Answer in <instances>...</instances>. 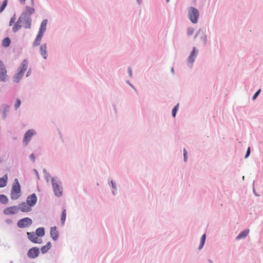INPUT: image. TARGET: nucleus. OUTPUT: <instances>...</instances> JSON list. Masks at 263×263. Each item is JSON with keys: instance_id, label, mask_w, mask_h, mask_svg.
I'll return each mask as SVG.
<instances>
[{"instance_id": "f257e3e1", "label": "nucleus", "mask_w": 263, "mask_h": 263, "mask_svg": "<svg viewBox=\"0 0 263 263\" xmlns=\"http://www.w3.org/2000/svg\"><path fill=\"white\" fill-rule=\"evenodd\" d=\"M51 181L54 195L58 197L62 196L63 186L61 181L57 177H53Z\"/></svg>"}, {"instance_id": "f03ea898", "label": "nucleus", "mask_w": 263, "mask_h": 263, "mask_svg": "<svg viewBox=\"0 0 263 263\" xmlns=\"http://www.w3.org/2000/svg\"><path fill=\"white\" fill-rule=\"evenodd\" d=\"M10 195L12 200H16L21 196V186L17 178L14 179Z\"/></svg>"}, {"instance_id": "7ed1b4c3", "label": "nucleus", "mask_w": 263, "mask_h": 263, "mask_svg": "<svg viewBox=\"0 0 263 263\" xmlns=\"http://www.w3.org/2000/svg\"><path fill=\"white\" fill-rule=\"evenodd\" d=\"M33 223L32 219L26 217L19 219L16 223L17 227L20 229H24L30 226Z\"/></svg>"}, {"instance_id": "20e7f679", "label": "nucleus", "mask_w": 263, "mask_h": 263, "mask_svg": "<svg viewBox=\"0 0 263 263\" xmlns=\"http://www.w3.org/2000/svg\"><path fill=\"white\" fill-rule=\"evenodd\" d=\"M36 135V132L33 129H30L27 130L24 134L23 143L24 145H27L31 140L33 136Z\"/></svg>"}, {"instance_id": "39448f33", "label": "nucleus", "mask_w": 263, "mask_h": 263, "mask_svg": "<svg viewBox=\"0 0 263 263\" xmlns=\"http://www.w3.org/2000/svg\"><path fill=\"white\" fill-rule=\"evenodd\" d=\"M198 53V49L196 47H193L187 59V62L189 63V66L190 68L192 67L193 64L194 63L195 59L197 57Z\"/></svg>"}, {"instance_id": "423d86ee", "label": "nucleus", "mask_w": 263, "mask_h": 263, "mask_svg": "<svg viewBox=\"0 0 263 263\" xmlns=\"http://www.w3.org/2000/svg\"><path fill=\"white\" fill-rule=\"evenodd\" d=\"M40 254V248L37 247H33L30 248L27 253L28 258L30 259H35L37 258Z\"/></svg>"}, {"instance_id": "0eeeda50", "label": "nucleus", "mask_w": 263, "mask_h": 263, "mask_svg": "<svg viewBox=\"0 0 263 263\" xmlns=\"http://www.w3.org/2000/svg\"><path fill=\"white\" fill-rule=\"evenodd\" d=\"M37 201V197L35 193H32L30 195L28 196L26 198V203L31 208L34 206Z\"/></svg>"}, {"instance_id": "6e6552de", "label": "nucleus", "mask_w": 263, "mask_h": 263, "mask_svg": "<svg viewBox=\"0 0 263 263\" xmlns=\"http://www.w3.org/2000/svg\"><path fill=\"white\" fill-rule=\"evenodd\" d=\"M10 106L7 104H2L0 106V113L2 114V118L5 120L8 116Z\"/></svg>"}, {"instance_id": "1a4fd4ad", "label": "nucleus", "mask_w": 263, "mask_h": 263, "mask_svg": "<svg viewBox=\"0 0 263 263\" xmlns=\"http://www.w3.org/2000/svg\"><path fill=\"white\" fill-rule=\"evenodd\" d=\"M19 208L17 205H12L5 208L3 213L6 215H14L17 213Z\"/></svg>"}, {"instance_id": "9d476101", "label": "nucleus", "mask_w": 263, "mask_h": 263, "mask_svg": "<svg viewBox=\"0 0 263 263\" xmlns=\"http://www.w3.org/2000/svg\"><path fill=\"white\" fill-rule=\"evenodd\" d=\"M27 235L28 239L33 243L41 244L42 243V239L38 238L34 232H27Z\"/></svg>"}, {"instance_id": "9b49d317", "label": "nucleus", "mask_w": 263, "mask_h": 263, "mask_svg": "<svg viewBox=\"0 0 263 263\" xmlns=\"http://www.w3.org/2000/svg\"><path fill=\"white\" fill-rule=\"evenodd\" d=\"M28 60L27 59H24L20 65L18 66L17 71L24 75L25 72L28 68Z\"/></svg>"}, {"instance_id": "f8f14e48", "label": "nucleus", "mask_w": 263, "mask_h": 263, "mask_svg": "<svg viewBox=\"0 0 263 263\" xmlns=\"http://www.w3.org/2000/svg\"><path fill=\"white\" fill-rule=\"evenodd\" d=\"M50 235L53 240L55 241L58 239L60 234L56 226L50 228Z\"/></svg>"}, {"instance_id": "ddd939ff", "label": "nucleus", "mask_w": 263, "mask_h": 263, "mask_svg": "<svg viewBox=\"0 0 263 263\" xmlns=\"http://www.w3.org/2000/svg\"><path fill=\"white\" fill-rule=\"evenodd\" d=\"M34 11L35 10L33 8L29 6H26L20 16H30L34 13Z\"/></svg>"}, {"instance_id": "4468645a", "label": "nucleus", "mask_w": 263, "mask_h": 263, "mask_svg": "<svg viewBox=\"0 0 263 263\" xmlns=\"http://www.w3.org/2000/svg\"><path fill=\"white\" fill-rule=\"evenodd\" d=\"M17 206L19 210L22 212H29L32 210V208L25 202H21Z\"/></svg>"}, {"instance_id": "2eb2a0df", "label": "nucleus", "mask_w": 263, "mask_h": 263, "mask_svg": "<svg viewBox=\"0 0 263 263\" xmlns=\"http://www.w3.org/2000/svg\"><path fill=\"white\" fill-rule=\"evenodd\" d=\"M7 72L6 68L0 69V82H6L8 81L9 77Z\"/></svg>"}, {"instance_id": "dca6fc26", "label": "nucleus", "mask_w": 263, "mask_h": 263, "mask_svg": "<svg viewBox=\"0 0 263 263\" xmlns=\"http://www.w3.org/2000/svg\"><path fill=\"white\" fill-rule=\"evenodd\" d=\"M40 52L43 59L46 60L48 56L46 43L43 44L40 46Z\"/></svg>"}, {"instance_id": "f3484780", "label": "nucleus", "mask_w": 263, "mask_h": 263, "mask_svg": "<svg viewBox=\"0 0 263 263\" xmlns=\"http://www.w3.org/2000/svg\"><path fill=\"white\" fill-rule=\"evenodd\" d=\"M44 33L38 31V33L35 37V39L33 43V47H36L40 45L41 41L42 40V39L44 35Z\"/></svg>"}, {"instance_id": "a211bd4d", "label": "nucleus", "mask_w": 263, "mask_h": 263, "mask_svg": "<svg viewBox=\"0 0 263 263\" xmlns=\"http://www.w3.org/2000/svg\"><path fill=\"white\" fill-rule=\"evenodd\" d=\"M249 231L250 230L249 229H245L241 231L236 237V240H238L245 238L249 234Z\"/></svg>"}, {"instance_id": "6ab92c4d", "label": "nucleus", "mask_w": 263, "mask_h": 263, "mask_svg": "<svg viewBox=\"0 0 263 263\" xmlns=\"http://www.w3.org/2000/svg\"><path fill=\"white\" fill-rule=\"evenodd\" d=\"M52 247V243L50 241H48L45 246L41 247L40 250L42 254H46L48 252Z\"/></svg>"}, {"instance_id": "aec40b11", "label": "nucleus", "mask_w": 263, "mask_h": 263, "mask_svg": "<svg viewBox=\"0 0 263 263\" xmlns=\"http://www.w3.org/2000/svg\"><path fill=\"white\" fill-rule=\"evenodd\" d=\"M188 16H199L198 10L193 7H191L189 10Z\"/></svg>"}, {"instance_id": "412c9836", "label": "nucleus", "mask_w": 263, "mask_h": 263, "mask_svg": "<svg viewBox=\"0 0 263 263\" xmlns=\"http://www.w3.org/2000/svg\"><path fill=\"white\" fill-rule=\"evenodd\" d=\"M8 183V175L5 174L2 177H0V188L5 187Z\"/></svg>"}, {"instance_id": "4be33fe9", "label": "nucleus", "mask_w": 263, "mask_h": 263, "mask_svg": "<svg viewBox=\"0 0 263 263\" xmlns=\"http://www.w3.org/2000/svg\"><path fill=\"white\" fill-rule=\"evenodd\" d=\"M66 219V209L64 206L62 209V213L61 215V224L62 227L65 225V221Z\"/></svg>"}, {"instance_id": "5701e85b", "label": "nucleus", "mask_w": 263, "mask_h": 263, "mask_svg": "<svg viewBox=\"0 0 263 263\" xmlns=\"http://www.w3.org/2000/svg\"><path fill=\"white\" fill-rule=\"evenodd\" d=\"M35 234L38 237L42 238L45 234V230L44 227H39L35 230Z\"/></svg>"}, {"instance_id": "b1692460", "label": "nucleus", "mask_w": 263, "mask_h": 263, "mask_svg": "<svg viewBox=\"0 0 263 263\" xmlns=\"http://www.w3.org/2000/svg\"><path fill=\"white\" fill-rule=\"evenodd\" d=\"M24 74L17 71L14 73L12 77L13 81L15 83H18L22 79Z\"/></svg>"}, {"instance_id": "393cba45", "label": "nucleus", "mask_w": 263, "mask_h": 263, "mask_svg": "<svg viewBox=\"0 0 263 263\" xmlns=\"http://www.w3.org/2000/svg\"><path fill=\"white\" fill-rule=\"evenodd\" d=\"M47 23H48V20L44 19L41 23L39 31L41 32L45 33V32L46 30V26H47Z\"/></svg>"}, {"instance_id": "a878e982", "label": "nucleus", "mask_w": 263, "mask_h": 263, "mask_svg": "<svg viewBox=\"0 0 263 263\" xmlns=\"http://www.w3.org/2000/svg\"><path fill=\"white\" fill-rule=\"evenodd\" d=\"M11 42V41L9 37H5L2 40V46L4 48H7L10 46Z\"/></svg>"}, {"instance_id": "bb28decb", "label": "nucleus", "mask_w": 263, "mask_h": 263, "mask_svg": "<svg viewBox=\"0 0 263 263\" xmlns=\"http://www.w3.org/2000/svg\"><path fill=\"white\" fill-rule=\"evenodd\" d=\"M205 240H206V234H203L200 238V243H199V245L198 247V250H200L203 248L205 242Z\"/></svg>"}, {"instance_id": "cd10ccee", "label": "nucleus", "mask_w": 263, "mask_h": 263, "mask_svg": "<svg viewBox=\"0 0 263 263\" xmlns=\"http://www.w3.org/2000/svg\"><path fill=\"white\" fill-rule=\"evenodd\" d=\"M8 197L4 194H0V202L3 204H6L8 203Z\"/></svg>"}, {"instance_id": "c85d7f7f", "label": "nucleus", "mask_w": 263, "mask_h": 263, "mask_svg": "<svg viewBox=\"0 0 263 263\" xmlns=\"http://www.w3.org/2000/svg\"><path fill=\"white\" fill-rule=\"evenodd\" d=\"M24 21L26 22L25 28H30L31 26V17H25Z\"/></svg>"}, {"instance_id": "c756f323", "label": "nucleus", "mask_w": 263, "mask_h": 263, "mask_svg": "<svg viewBox=\"0 0 263 263\" xmlns=\"http://www.w3.org/2000/svg\"><path fill=\"white\" fill-rule=\"evenodd\" d=\"M179 104L178 103L172 109V116L174 118H175V117L176 116L177 112L179 109Z\"/></svg>"}, {"instance_id": "7c9ffc66", "label": "nucleus", "mask_w": 263, "mask_h": 263, "mask_svg": "<svg viewBox=\"0 0 263 263\" xmlns=\"http://www.w3.org/2000/svg\"><path fill=\"white\" fill-rule=\"evenodd\" d=\"M22 27V26L21 24H18V23H15L12 27L13 32L14 33L17 32L19 30L21 29Z\"/></svg>"}, {"instance_id": "2f4dec72", "label": "nucleus", "mask_w": 263, "mask_h": 263, "mask_svg": "<svg viewBox=\"0 0 263 263\" xmlns=\"http://www.w3.org/2000/svg\"><path fill=\"white\" fill-rule=\"evenodd\" d=\"M8 4V0H4L0 7V13L3 12Z\"/></svg>"}, {"instance_id": "473e14b6", "label": "nucleus", "mask_w": 263, "mask_h": 263, "mask_svg": "<svg viewBox=\"0 0 263 263\" xmlns=\"http://www.w3.org/2000/svg\"><path fill=\"white\" fill-rule=\"evenodd\" d=\"M21 105V100L19 98L16 99L15 103L14 104V108L17 110Z\"/></svg>"}, {"instance_id": "72a5a7b5", "label": "nucleus", "mask_w": 263, "mask_h": 263, "mask_svg": "<svg viewBox=\"0 0 263 263\" xmlns=\"http://www.w3.org/2000/svg\"><path fill=\"white\" fill-rule=\"evenodd\" d=\"M9 10L10 16H16V13L13 7L10 8Z\"/></svg>"}, {"instance_id": "f704fd0d", "label": "nucleus", "mask_w": 263, "mask_h": 263, "mask_svg": "<svg viewBox=\"0 0 263 263\" xmlns=\"http://www.w3.org/2000/svg\"><path fill=\"white\" fill-rule=\"evenodd\" d=\"M43 173L45 176V178L46 179L47 181H48V177H50L51 175L49 173H48L47 171V170L45 168H44L43 170Z\"/></svg>"}, {"instance_id": "c9c22d12", "label": "nucleus", "mask_w": 263, "mask_h": 263, "mask_svg": "<svg viewBox=\"0 0 263 263\" xmlns=\"http://www.w3.org/2000/svg\"><path fill=\"white\" fill-rule=\"evenodd\" d=\"M260 92H261V89H259L258 90H257L255 92V93L253 95L252 98V100H253V101L255 100L258 97V96L260 94Z\"/></svg>"}, {"instance_id": "e433bc0d", "label": "nucleus", "mask_w": 263, "mask_h": 263, "mask_svg": "<svg viewBox=\"0 0 263 263\" xmlns=\"http://www.w3.org/2000/svg\"><path fill=\"white\" fill-rule=\"evenodd\" d=\"M110 183V186H111V188L112 189V190H117V187L116 183L115 181H114L113 180H111Z\"/></svg>"}, {"instance_id": "4c0bfd02", "label": "nucleus", "mask_w": 263, "mask_h": 263, "mask_svg": "<svg viewBox=\"0 0 263 263\" xmlns=\"http://www.w3.org/2000/svg\"><path fill=\"white\" fill-rule=\"evenodd\" d=\"M194 29L193 27H189L187 30V34L188 35H191L193 34Z\"/></svg>"}, {"instance_id": "58836bf2", "label": "nucleus", "mask_w": 263, "mask_h": 263, "mask_svg": "<svg viewBox=\"0 0 263 263\" xmlns=\"http://www.w3.org/2000/svg\"><path fill=\"white\" fill-rule=\"evenodd\" d=\"M188 157H187V152L186 150L184 148L183 149V160L184 162H186L187 160Z\"/></svg>"}, {"instance_id": "ea45409f", "label": "nucleus", "mask_w": 263, "mask_h": 263, "mask_svg": "<svg viewBox=\"0 0 263 263\" xmlns=\"http://www.w3.org/2000/svg\"><path fill=\"white\" fill-rule=\"evenodd\" d=\"M250 153H251L250 147H248L247 148V152L246 153V154L245 155L244 158L245 159L248 158L249 157V156L250 155Z\"/></svg>"}, {"instance_id": "a19ab883", "label": "nucleus", "mask_w": 263, "mask_h": 263, "mask_svg": "<svg viewBox=\"0 0 263 263\" xmlns=\"http://www.w3.org/2000/svg\"><path fill=\"white\" fill-rule=\"evenodd\" d=\"M200 39L203 41L204 44H206V41H207V36H206V35L203 34V35H202L200 37Z\"/></svg>"}, {"instance_id": "79ce46f5", "label": "nucleus", "mask_w": 263, "mask_h": 263, "mask_svg": "<svg viewBox=\"0 0 263 263\" xmlns=\"http://www.w3.org/2000/svg\"><path fill=\"white\" fill-rule=\"evenodd\" d=\"M190 18V20H191V21L193 23V24H196L198 22V18L199 17H189Z\"/></svg>"}, {"instance_id": "37998d69", "label": "nucleus", "mask_w": 263, "mask_h": 263, "mask_svg": "<svg viewBox=\"0 0 263 263\" xmlns=\"http://www.w3.org/2000/svg\"><path fill=\"white\" fill-rule=\"evenodd\" d=\"M16 18V17H11L9 24L10 26H11L13 24H15Z\"/></svg>"}, {"instance_id": "c03bdc74", "label": "nucleus", "mask_w": 263, "mask_h": 263, "mask_svg": "<svg viewBox=\"0 0 263 263\" xmlns=\"http://www.w3.org/2000/svg\"><path fill=\"white\" fill-rule=\"evenodd\" d=\"M29 157L31 159V160L32 161V162H35V155L33 153L29 155Z\"/></svg>"}, {"instance_id": "a18cd8bd", "label": "nucleus", "mask_w": 263, "mask_h": 263, "mask_svg": "<svg viewBox=\"0 0 263 263\" xmlns=\"http://www.w3.org/2000/svg\"><path fill=\"white\" fill-rule=\"evenodd\" d=\"M127 71H128V73L129 74V76L130 77V78H132L133 77V72H132V69L130 67H128V68H127Z\"/></svg>"}, {"instance_id": "49530a36", "label": "nucleus", "mask_w": 263, "mask_h": 263, "mask_svg": "<svg viewBox=\"0 0 263 263\" xmlns=\"http://www.w3.org/2000/svg\"><path fill=\"white\" fill-rule=\"evenodd\" d=\"M5 221L7 224H11L13 223V220L11 218H7L5 220Z\"/></svg>"}, {"instance_id": "de8ad7c7", "label": "nucleus", "mask_w": 263, "mask_h": 263, "mask_svg": "<svg viewBox=\"0 0 263 263\" xmlns=\"http://www.w3.org/2000/svg\"><path fill=\"white\" fill-rule=\"evenodd\" d=\"M25 17H18L17 21L15 22L16 23H18V24H21L24 21V19Z\"/></svg>"}, {"instance_id": "09e8293b", "label": "nucleus", "mask_w": 263, "mask_h": 263, "mask_svg": "<svg viewBox=\"0 0 263 263\" xmlns=\"http://www.w3.org/2000/svg\"><path fill=\"white\" fill-rule=\"evenodd\" d=\"M126 83L132 88H133L135 91H137V90L135 86L129 82V80L126 81Z\"/></svg>"}, {"instance_id": "8fccbe9b", "label": "nucleus", "mask_w": 263, "mask_h": 263, "mask_svg": "<svg viewBox=\"0 0 263 263\" xmlns=\"http://www.w3.org/2000/svg\"><path fill=\"white\" fill-rule=\"evenodd\" d=\"M253 192L255 196H259V194H257L256 192L255 189L254 188V181L253 182Z\"/></svg>"}, {"instance_id": "3c124183", "label": "nucleus", "mask_w": 263, "mask_h": 263, "mask_svg": "<svg viewBox=\"0 0 263 263\" xmlns=\"http://www.w3.org/2000/svg\"><path fill=\"white\" fill-rule=\"evenodd\" d=\"M6 68L4 62L0 59V69Z\"/></svg>"}, {"instance_id": "603ef678", "label": "nucleus", "mask_w": 263, "mask_h": 263, "mask_svg": "<svg viewBox=\"0 0 263 263\" xmlns=\"http://www.w3.org/2000/svg\"><path fill=\"white\" fill-rule=\"evenodd\" d=\"M31 72H32V70H31V68H29V69L28 70V71H27V73H26V77H28L29 76H30V74H31Z\"/></svg>"}, {"instance_id": "864d4df0", "label": "nucleus", "mask_w": 263, "mask_h": 263, "mask_svg": "<svg viewBox=\"0 0 263 263\" xmlns=\"http://www.w3.org/2000/svg\"><path fill=\"white\" fill-rule=\"evenodd\" d=\"M33 172H34L35 175L36 176L37 178L38 179H40V176H39V173H38V172L37 171V170L36 169H33Z\"/></svg>"}, {"instance_id": "5fc2aeb1", "label": "nucleus", "mask_w": 263, "mask_h": 263, "mask_svg": "<svg viewBox=\"0 0 263 263\" xmlns=\"http://www.w3.org/2000/svg\"><path fill=\"white\" fill-rule=\"evenodd\" d=\"M116 191L117 190H112L111 193H112L113 195H114V196L116 195V194H117Z\"/></svg>"}, {"instance_id": "6e6d98bb", "label": "nucleus", "mask_w": 263, "mask_h": 263, "mask_svg": "<svg viewBox=\"0 0 263 263\" xmlns=\"http://www.w3.org/2000/svg\"><path fill=\"white\" fill-rule=\"evenodd\" d=\"M21 4H24L26 0H18Z\"/></svg>"}, {"instance_id": "4d7b16f0", "label": "nucleus", "mask_w": 263, "mask_h": 263, "mask_svg": "<svg viewBox=\"0 0 263 263\" xmlns=\"http://www.w3.org/2000/svg\"><path fill=\"white\" fill-rule=\"evenodd\" d=\"M208 261L209 263H213V261L211 259H208Z\"/></svg>"}, {"instance_id": "13d9d810", "label": "nucleus", "mask_w": 263, "mask_h": 263, "mask_svg": "<svg viewBox=\"0 0 263 263\" xmlns=\"http://www.w3.org/2000/svg\"><path fill=\"white\" fill-rule=\"evenodd\" d=\"M171 72H172V73H174V68H173V67L171 68Z\"/></svg>"}, {"instance_id": "bf43d9fd", "label": "nucleus", "mask_w": 263, "mask_h": 263, "mask_svg": "<svg viewBox=\"0 0 263 263\" xmlns=\"http://www.w3.org/2000/svg\"><path fill=\"white\" fill-rule=\"evenodd\" d=\"M137 2H138V3L139 4H140V3H141V0H137Z\"/></svg>"}, {"instance_id": "052dcab7", "label": "nucleus", "mask_w": 263, "mask_h": 263, "mask_svg": "<svg viewBox=\"0 0 263 263\" xmlns=\"http://www.w3.org/2000/svg\"><path fill=\"white\" fill-rule=\"evenodd\" d=\"M3 162V159L0 157V163H2Z\"/></svg>"}, {"instance_id": "680f3d73", "label": "nucleus", "mask_w": 263, "mask_h": 263, "mask_svg": "<svg viewBox=\"0 0 263 263\" xmlns=\"http://www.w3.org/2000/svg\"><path fill=\"white\" fill-rule=\"evenodd\" d=\"M113 106H114V109H115V110L116 111H117V110H116V107L115 105H113Z\"/></svg>"}, {"instance_id": "e2e57ef3", "label": "nucleus", "mask_w": 263, "mask_h": 263, "mask_svg": "<svg viewBox=\"0 0 263 263\" xmlns=\"http://www.w3.org/2000/svg\"><path fill=\"white\" fill-rule=\"evenodd\" d=\"M170 0H166V3H168Z\"/></svg>"}, {"instance_id": "0e129e2a", "label": "nucleus", "mask_w": 263, "mask_h": 263, "mask_svg": "<svg viewBox=\"0 0 263 263\" xmlns=\"http://www.w3.org/2000/svg\"><path fill=\"white\" fill-rule=\"evenodd\" d=\"M31 1L32 3L33 4V3H34L33 0H31Z\"/></svg>"}, {"instance_id": "69168bd1", "label": "nucleus", "mask_w": 263, "mask_h": 263, "mask_svg": "<svg viewBox=\"0 0 263 263\" xmlns=\"http://www.w3.org/2000/svg\"><path fill=\"white\" fill-rule=\"evenodd\" d=\"M9 263H13V261L11 260V261H10Z\"/></svg>"}, {"instance_id": "338daca9", "label": "nucleus", "mask_w": 263, "mask_h": 263, "mask_svg": "<svg viewBox=\"0 0 263 263\" xmlns=\"http://www.w3.org/2000/svg\"><path fill=\"white\" fill-rule=\"evenodd\" d=\"M197 36V33H196L195 37Z\"/></svg>"}, {"instance_id": "774afa93", "label": "nucleus", "mask_w": 263, "mask_h": 263, "mask_svg": "<svg viewBox=\"0 0 263 263\" xmlns=\"http://www.w3.org/2000/svg\"><path fill=\"white\" fill-rule=\"evenodd\" d=\"M32 263H35V262H32Z\"/></svg>"}]
</instances>
